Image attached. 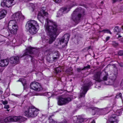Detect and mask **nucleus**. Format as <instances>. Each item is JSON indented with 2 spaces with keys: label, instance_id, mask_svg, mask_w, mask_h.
<instances>
[{
  "label": "nucleus",
  "instance_id": "f257e3e1",
  "mask_svg": "<svg viewBox=\"0 0 123 123\" xmlns=\"http://www.w3.org/2000/svg\"><path fill=\"white\" fill-rule=\"evenodd\" d=\"M46 22L44 26L45 30L47 35L49 37L48 43L51 44L55 40L58 31L56 24L49 18H46Z\"/></svg>",
  "mask_w": 123,
  "mask_h": 123
},
{
  "label": "nucleus",
  "instance_id": "f03ea898",
  "mask_svg": "<svg viewBox=\"0 0 123 123\" xmlns=\"http://www.w3.org/2000/svg\"><path fill=\"white\" fill-rule=\"evenodd\" d=\"M24 115L29 117H34L37 116L39 110L32 106H25L23 108Z\"/></svg>",
  "mask_w": 123,
  "mask_h": 123
},
{
  "label": "nucleus",
  "instance_id": "7ed1b4c3",
  "mask_svg": "<svg viewBox=\"0 0 123 123\" xmlns=\"http://www.w3.org/2000/svg\"><path fill=\"white\" fill-rule=\"evenodd\" d=\"M25 27L26 29L29 30L31 34H33L37 33L39 26L36 21L31 20L27 22Z\"/></svg>",
  "mask_w": 123,
  "mask_h": 123
},
{
  "label": "nucleus",
  "instance_id": "20e7f679",
  "mask_svg": "<svg viewBox=\"0 0 123 123\" xmlns=\"http://www.w3.org/2000/svg\"><path fill=\"white\" fill-rule=\"evenodd\" d=\"M8 28L11 33L12 34H16L18 28L16 21L13 19L10 20L8 23Z\"/></svg>",
  "mask_w": 123,
  "mask_h": 123
},
{
  "label": "nucleus",
  "instance_id": "39448f33",
  "mask_svg": "<svg viewBox=\"0 0 123 123\" xmlns=\"http://www.w3.org/2000/svg\"><path fill=\"white\" fill-rule=\"evenodd\" d=\"M81 11L83 12V10L80 9H76L72 14V18L75 23L79 22L81 17Z\"/></svg>",
  "mask_w": 123,
  "mask_h": 123
},
{
  "label": "nucleus",
  "instance_id": "423d86ee",
  "mask_svg": "<svg viewBox=\"0 0 123 123\" xmlns=\"http://www.w3.org/2000/svg\"><path fill=\"white\" fill-rule=\"evenodd\" d=\"M4 120L5 123L17 121L21 122L24 121L25 120V118L21 116L18 117L16 116H9L4 119Z\"/></svg>",
  "mask_w": 123,
  "mask_h": 123
},
{
  "label": "nucleus",
  "instance_id": "0eeeda50",
  "mask_svg": "<svg viewBox=\"0 0 123 123\" xmlns=\"http://www.w3.org/2000/svg\"><path fill=\"white\" fill-rule=\"evenodd\" d=\"M72 100L70 97H59L57 99V104L59 105H62L68 104Z\"/></svg>",
  "mask_w": 123,
  "mask_h": 123
},
{
  "label": "nucleus",
  "instance_id": "6e6552de",
  "mask_svg": "<svg viewBox=\"0 0 123 123\" xmlns=\"http://www.w3.org/2000/svg\"><path fill=\"white\" fill-rule=\"evenodd\" d=\"M69 37L70 35L68 34H65L62 38L59 40V44L62 45V48L64 47L67 45Z\"/></svg>",
  "mask_w": 123,
  "mask_h": 123
},
{
  "label": "nucleus",
  "instance_id": "1a4fd4ad",
  "mask_svg": "<svg viewBox=\"0 0 123 123\" xmlns=\"http://www.w3.org/2000/svg\"><path fill=\"white\" fill-rule=\"evenodd\" d=\"M90 86L89 83L85 84L81 88L80 92L79 95L78 97L79 99L82 97H84L85 94L88 89V87Z\"/></svg>",
  "mask_w": 123,
  "mask_h": 123
},
{
  "label": "nucleus",
  "instance_id": "9d476101",
  "mask_svg": "<svg viewBox=\"0 0 123 123\" xmlns=\"http://www.w3.org/2000/svg\"><path fill=\"white\" fill-rule=\"evenodd\" d=\"M31 88L37 92H40L43 90L41 85L36 82H33L31 83L30 85Z\"/></svg>",
  "mask_w": 123,
  "mask_h": 123
},
{
  "label": "nucleus",
  "instance_id": "9b49d317",
  "mask_svg": "<svg viewBox=\"0 0 123 123\" xmlns=\"http://www.w3.org/2000/svg\"><path fill=\"white\" fill-rule=\"evenodd\" d=\"M12 18L15 21H18L21 19H24V16L22 15L20 12H17L13 14L12 16Z\"/></svg>",
  "mask_w": 123,
  "mask_h": 123
},
{
  "label": "nucleus",
  "instance_id": "f8f14e48",
  "mask_svg": "<svg viewBox=\"0 0 123 123\" xmlns=\"http://www.w3.org/2000/svg\"><path fill=\"white\" fill-rule=\"evenodd\" d=\"M13 1L14 0H4L3 1L1 2V5L2 6H6L9 8L14 5V4H13Z\"/></svg>",
  "mask_w": 123,
  "mask_h": 123
},
{
  "label": "nucleus",
  "instance_id": "ddd939ff",
  "mask_svg": "<svg viewBox=\"0 0 123 123\" xmlns=\"http://www.w3.org/2000/svg\"><path fill=\"white\" fill-rule=\"evenodd\" d=\"M74 6V5H73L71 7L68 6L67 7H63L61 8L58 12L57 14L58 16H61L63 14L67 13L69 11L71 8Z\"/></svg>",
  "mask_w": 123,
  "mask_h": 123
},
{
  "label": "nucleus",
  "instance_id": "4468645a",
  "mask_svg": "<svg viewBox=\"0 0 123 123\" xmlns=\"http://www.w3.org/2000/svg\"><path fill=\"white\" fill-rule=\"evenodd\" d=\"M101 73L100 72H97L93 76V80L98 82H100L102 81L100 79V77Z\"/></svg>",
  "mask_w": 123,
  "mask_h": 123
},
{
  "label": "nucleus",
  "instance_id": "2eb2a0df",
  "mask_svg": "<svg viewBox=\"0 0 123 123\" xmlns=\"http://www.w3.org/2000/svg\"><path fill=\"white\" fill-rule=\"evenodd\" d=\"M117 117L116 115L114 114L109 119L110 123H117L118 120Z\"/></svg>",
  "mask_w": 123,
  "mask_h": 123
},
{
  "label": "nucleus",
  "instance_id": "dca6fc26",
  "mask_svg": "<svg viewBox=\"0 0 123 123\" xmlns=\"http://www.w3.org/2000/svg\"><path fill=\"white\" fill-rule=\"evenodd\" d=\"M9 60L7 59L1 60L0 61V66L2 67L6 66L8 64Z\"/></svg>",
  "mask_w": 123,
  "mask_h": 123
},
{
  "label": "nucleus",
  "instance_id": "f3484780",
  "mask_svg": "<svg viewBox=\"0 0 123 123\" xmlns=\"http://www.w3.org/2000/svg\"><path fill=\"white\" fill-rule=\"evenodd\" d=\"M33 48L31 47H29L26 49L25 52L23 55V56H24L27 55H29L30 54H32L33 53Z\"/></svg>",
  "mask_w": 123,
  "mask_h": 123
},
{
  "label": "nucleus",
  "instance_id": "a211bd4d",
  "mask_svg": "<svg viewBox=\"0 0 123 123\" xmlns=\"http://www.w3.org/2000/svg\"><path fill=\"white\" fill-rule=\"evenodd\" d=\"M10 62L12 64L18 63L19 62V58L17 56L12 57L10 58Z\"/></svg>",
  "mask_w": 123,
  "mask_h": 123
},
{
  "label": "nucleus",
  "instance_id": "6ab92c4d",
  "mask_svg": "<svg viewBox=\"0 0 123 123\" xmlns=\"http://www.w3.org/2000/svg\"><path fill=\"white\" fill-rule=\"evenodd\" d=\"M7 13L6 10H3L0 12V19L4 18Z\"/></svg>",
  "mask_w": 123,
  "mask_h": 123
},
{
  "label": "nucleus",
  "instance_id": "aec40b11",
  "mask_svg": "<svg viewBox=\"0 0 123 123\" xmlns=\"http://www.w3.org/2000/svg\"><path fill=\"white\" fill-rule=\"evenodd\" d=\"M84 121L83 118H76L74 119V123H81Z\"/></svg>",
  "mask_w": 123,
  "mask_h": 123
},
{
  "label": "nucleus",
  "instance_id": "412c9836",
  "mask_svg": "<svg viewBox=\"0 0 123 123\" xmlns=\"http://www.w3.org/2000/svg\"><path fill=\"white\" fill-rule=\"evenodd\" d=\"M17 82H22L23 86L24 87L26 84V80L23 78H20L17 81Z\"/></svg>",
  "mask_w": 123,
  "mask_h": 123
},
{
  "label": "nucleus",
  "instance_id": "4be33fe9",
  "mask_svg": "<svg viewBox=\"0 0 123 123\" xmlns=\"http://www.w3.org/2000/svg\"><path fill=\"white\" fill-rule=\"evenodd\" d=\"M59 56V54L58 52L55 53L53 58V60L55 61H56V60L58 58Z\"/></svg>",
  "mask_w": 123,
  "mask_h": 123
},
{
  "label": "nucleus",
  "instance_id": "5701e85b",
  "mask_svg": "<svg viewBox=\"0 0 123 123\" xmlns=\"http://www.w3.org/2000/svg\"><path fill=\"white\" fill-rule=\"evenodd\" d=\"M43 15H42L41 13H39L38 15L37 18L39 20H43Z\"/></svg>",
  "mask_w": 123,
  "mask_h": 123
},
{
  "label": "nucleus",
  "instance_id": "b1692460",
  "mask_svg": "<svg viewBox=\"0 0 123 123\" xmlns=\"http://www.w3.org/2000/svg\"><path fill=\"white\" fill-rule=\"evenodd\" d=\"M62 70V69L61 67H58L55 69V71L56 73L57 74L58 73L60 72Z\"/></svg>",
  "mask_w": 123,
  "mask_h": 123
},
{
  "label": "nucleus",
  "instance_id": "393cba45",
  "mask_svg": "<svg viewBox=\"0 0 123 123\" xmlns=\"http://www.w3.org/2000/svg\"><path fill=\"white\" fill-rule=\"evenodd\" d=\"M117 77V75L115 74L114 75L110 77V78L111 80H113V81L115 80H116Z\"/></svg>",
  "mask_w": 123,
  "mask_h": 123
},
{
  "label": "nucleus",
  "instance_id": "a878e982",
  "mask_svg": "<svg viewBox=\"0 0 123 123\" xmlns=\"http://www.w3.org/2000/svg\"><path fill=\"white\" fill-rule=\"evenodd\" d=\"M119 28L118 26L116 27L114 29V31L115 32H117L120 31L119 29Z\"/></svg>",
  "mask_w": 123,
  "mask_h": 123
},
{
  "label": "nucleus",
  "instance_id": "bb28decb",
  "mask_svg": "<svg viewBox=\"0 0 123 123\" xmlns=\"http://www.w3.org/2000/svg\"><path fill=\"white\" fill-rule=\"evenodd\" d=\"M49 120V122L50 123H56V122L54 121L51 118V117H50Z\"/></svg>",
  "mask_w": 123,
  "mask_h": 123
},
{
  "label": "nucleus",
  "instance_id": "cd10ccee",
  "mask_svg": "<svg viewBox=\"0 0 123 123\" xmlns=\"http://www.w3.org/2000/svg\"><path fill=\"white\" fill-rule=\"evenodd\" d=\"M112 45L114 47H117L118 45V43L115 41H113Z\"/></svg>",
  "mask_w": 123,
  "mask_h": 123
},
{
  "label": "nucleus",
  "instance_id": "c85d7f7f",
  "mask_svg": "<svg viewBox=\"0 0 123 123\" xmlns=\"http://www.w3.org/2000/svg\"><path fill=\"white\" fill-rule=\"evenodd\" d=\"M90 65H88L87 66L84 67L83 68L81 69V70H85L87 68H90Z\"/></svg>",
  "mask_w": 123,
  "mask_h": 123
},
{
  "label": "nucleus",
  "instance_id": "c756f323",
  "mask_svg": "<svg viewBox=\"0 0 123 123\" xmlns=\"http://www.w3.org/2000/svg\"><path fill=\"white\" fill-rule=\"evenodd\" d=\"M43 15L46 16L47 17L48 16V13L45 11L44 10H43Z\"/></svg>",
  "mask_w": 123,
  "mask_h": 123
},
{
  "label": "nucleus",
  "instance_id": "7c9ffc66",
  "mask_svg": "<svg viewBox=\"0 0 123 123\" xmlns=\"http://www.w3.org/2000/svg\"><path fill=\"white\" fill-rule=\"evenodd\" d=\"M116 114L117 116H119L121 114V112L120 110H118L116 111Z\"/></svg>",
  "mask_w": 123,
  "mask_h": 123
},
{
  "label": "nucleus",
  "instance_id": "2f4dec72",
  "mask_svg": "<svg viewBox=\"0 0 123 123\" xmlns=\"http://www.w3.org/2000/svg\"><path fill=\"white\" fill-rule=\"evenodd\" d=\"M1 101L2 104L4 105H5L8 104V102L6 100L5 101H4L3 100H1Z\"/></svg>",
  "mask_w": 123,
  "mask_h": 123
},
{
  "label": "nucleus",
  "instance_id": "473e14b6",
  "mask_svg": "<svg viewBox=\"0 0 123 123\" xmlns=\"http://www.w3.org/2000/svg\"><path fill=\"white\" fill-rule=\"evenodd\" d=\"M116 97L117 98H122V94L121 93H119L116 96Z\"/></svg>",
  "mask_w": 123,
  "mask_h": 123
},
{
  "label": "nucleus",
  "instance_id": "72a5a7b5",
  "mask_svg": "<svg viewBox=\"0 0 123 123\" xmlns=\"http://www.w3.org/2000/svg\"><path fill=\"white\" fill-rule=\"evenodd\" d=\"M47 60L48 62H50L51 61V58L50 56H48L47 57Z\"/></svg>",
  "mask_w": 123,
  "mask_h": 123
},
{
  "label": "nucleus",
  "instance_id": "f704fd0d",
  "mask_svg": "<svg viewBox=\"0 0 123 123\" xmlns=\"http://www.w3.org/2000/svg\"><path fill=\"white\" fill-rule=\"evenodd\" d=\"M118 54L120 55H123V51L121 50L119 51L118 52Z\"/></svg>",
  "mask_w": 123,
  "mask_h": 123
},
{
  "label": "nucleus",
  "instance_id": "c9c22d12",
  "mask_svg": "<svg viewBox=\"0 0 123 123\" xmlns=\"http://www.w3.org/2000/svg\"><path fill=\"white\" fill-rule=\"evenodd\" d=\"M107 75L105 76L103 78V79L104 80H107Z\"/></svg>",
  "mask_w": 123,
  "mask_h": 123
},
{
  "label": "nucleus",
  "instance_id": "e433bc0d",
  "mask_svg": "<svg viewBox=\"0 0 123 123\" xmlns=\"http://www.w3.org/2000/svg\"><path fill=\"white\" fill-rule=\"evenodd\" d=\"M9 108V105H5L4 107V108L6 109Z\"/></svg>",
  "mask_w": 123,
  "mask_h": 123
},
{
  "label": "nucleus",
  "instance_id": "4c0bfd02",
  "mask_svg": "<svg viewBox=\"0 0 123 123\" xmlns=\"http://www.w3.org/2000/svg\"><path fill=\"white\" fill-rule=\"evenodd\" d=\"M55 2L57 3H59L61 1V0H55Z\"/></svg>",
  "mask_w": 123,
  "mask_h": 123
},
{
  "label": "nucleus",
  "instance_id": "58836bf2",
  "mask_svg": "<svg viewBox=\"0 0 123 123\" xmlns=\"http://www.w3.org/2000/svg\"><path fill=\"white\" fill-rule=\"evenodd\" d=\"M122 0H113V3H114L115 2L118 1H121Z\"/></svg>",
  "mask_w": 123,
  "mask_h": 123
},
{
  "label": "nucleus",
  "instance_id": "ea45409f",
  "mask_svg": "<svg viewBox=\"0 0 123 123\" xmlns=\"http://www.w3.org/2000/svg\"><path fill=\"white\" fill-rule=\"evenodd\" d=\"M107 30H108V29H104V30H102L100 32H104V33H106Z\"/></svg>",
  "mask_w": 123,
  "mask_h": 123
},
{
  "label": "nucleus",
  "instance_id": "a19ab883",
  "mask_svg": "<svg viewBox=\"0 0 123 123\" xmlns=\"http://www.w3.org/2000/svg\"><path fill=\"white\" fill-rule=\"evenodd\" d=\"M118 64L121 67H123V63H118Z\"/></svg>",
  "mask_w": 123,
  "mask_h": 123
},
{
  "label": "nucleus",
  "instance_id": "79ce46f5",
  "mask_svg": "<svg viewBox=\"0 0 123 123\" xmlns=\"http://www.w3.org/2000/svg\"><path fill=\"white\" fill-rule=\"evenodd\" d=\"M4 119H1L0 120V122L1 123H4Z\"/></svg>",
  "mask_w": 123,
  "mask_h": 123
},
{
  "label": "nucleus",
  "instance_id": "37998d69",
  "mask_svg": "<svg viewBox=\"0 0 123 123\" xmlns=\"http://www.w3.org/2000/svg\"><path fill=\"white\" fill-rule=\"evenodd\" d=\"M106 33H110L111 34L112 33L108 29V30H107V31L106 32Z\"/></svg>",
  "mask_w": 123,
  "mask_h": 123
},
{
  "label": "nucleus",
  "instance_id": "c03bdc74",
  "mask_svg": "<svg viewBox=\"0 0 123 123\" xmlns=\"http://www.w3.org/2000/svg\"><path fill=\"white\" fill-rule=\"evenodd\" d=\"M110 38V37H106V41H108Z\"/></svg>",
  "mask_w": 123,
  "mask_h": 123
},
{
  "label": "nucleus",
  "instance_id": "a18cd8bd",
  "mask_svg": "<svg viewBox=\"0 0 123 123\" xmlns=\"http://www.w3.org/2000/svg\"><path fill=\"white\" fill-rule=\"evenodd\" d=\"M81 70V69L80 68H77V71L78 72H79Z\"/></svg>",
  "mask_w": 123,
  "mask_h": 123
},
{
  "label": "nucleus",
  "instance_id": "49530a36",
  "mask_svg": "<svg viewBox=\"0 0 123 123\" xmlns=\"http://www.w3.org/2000/svg\"><path fill=\"white\" fill-rule=\"evenodd\" d=\"M122 37V36H121L119 35L118 36V37H117V39H118L119 38L121 37Z\"/></svg>",
  "mask_w": 123,
  "mask_h": 123
},
{
  "label": "nucleus",
  "instance_id": "de8ad7c7",
  "mask_svg": "<svg viewBox=\"0 0 123 123\" xmlns=\"http://www.w3.org/2000/svg\"><path fill=\"white\" fill-rule=\"evenodd\" d=\"M123 40V39L122 38L120 40V39L119 40H120L121 41H122Z\"/></svg>",
  "mask_w": 123,
  "mask_h": 123
},
{
  "label": "nucleus",
  "instance_id": "09e8293b",
  "mask_svg": "<svg viewBox=\"0 0 123 123\" xmlns=\"http://www.w3.org/2000/svg\"><path fill=\"white\" fill-rule=\"evenodd\" d=\"M90 47H91L90 46H89V47H88V49H90Z\"/></svg>",
  "mask_w": 123,
  "mask_h": 123
},
{
  "label": "nucleus",
  "instance_id": "8fccbe9b",
  "mask_svg": "<svg viewBox=\"0 0 123 123\" xmlns=\"http://www.w3.org/2000/svg\"><path fill=\"white\" fill-rule=\"evenodd\" d=\"M31 57H32V56L31 55H29Z\"/></svg>",
  "mask_w": 123,
  "mask_h": 123
},
{
  "label": "nucleus",
  "instance_id": "3c124183",
  "mask_svg": "<svg viewBox=\"0 0 123 123\" xmlns=\"http://www.w3.org/2000/svg\"><path fill=\"white\" fill-rule=\"evenodd\" d=\"M7 111H9V110H7Z\"/></svg>",
  "mask_w": 123,
  "mask_h": 123
},
{
  "label": "nucleus",
  "instance_id": "603ef678",
  "mask_svg": "<svg viewBox=\"0 0 123 123\" xmlns=\"http://www.w3.org/2000/svg\"><path fill=\"white\" fill-rule=\"evenodd\" d=\"M106 123H109V122H107Z\"/></svg>",
  "mask_w": 123,
  "mask_h": 123
},
{
  "label": "nucleus",
  "instance_id": "864d4df0",
  "mask_svg": "<svg viewBox=\"0 0 123 123\" xmlns=\"http://www.w3.org/2000/svg\"><path fill=\"white\" fill-rule=\"evenodd\" d=\"M122 29H123V25L122 26Z\"/></svg>",
  "mask_w": 123,
  "mask_h": 123
},
{
  "label": "nucleus",
  "instance_id": "5fc2aeb1",
  "mask_svg": "<svg viewBox=\"0 0 123 123\" xmlns=\"http://www.w3.org/2000/svg\"><path fill=\"white\" fill-rule=\"evenodd\" d=\"M101 3H103V2H101Z\"/></svg>",
  "mask_w": 123,
  "mask_h": 123
}]
</instances>
